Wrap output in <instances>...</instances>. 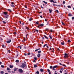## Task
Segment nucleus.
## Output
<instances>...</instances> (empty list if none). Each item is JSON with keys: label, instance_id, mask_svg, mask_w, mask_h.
<instances>
[{"label": "nucleus", "instance_id": "obj_47", "mask_svg": "<svg viewBox=\"0 0 74 74\" xmlns=\"http://www.w3.org/2000/svg\"><path fill=\"white\" fill-rule=\"evenodd\" d=\"M30 53H28V55H30Z\"/></svg>", "mask_w": 74, "mask_h": 74}, {"label": "nucleus", "instance_id": "obj_4", "mask_svg": "<svg viewBox=\"0 0 74 74\" xmlns=\"http://www.w3.org/2000/svg\"><path fill=\"white\" fill-rule=\"evenodd\" d=\"M19 71L20 73H22V72H23V70L21 69H19Z\"/></svg>", "mask_w": 74, "mask_h": 74}, {"label": "nucleus", "instance_id": "obj_46", "mask_svg": "<svg viewBox=\"0 0 74 74\" xmlns=\"http://www.w3.org/2000/svg\"><path fill=\"white\" fill-rule=\"evenodd\" d=\"M8 71V72H9V73L11 72V71Z\"/></svg>", "mask_w": 74, "mask_h": 74}, {"label": "nucleus", "instance_id": "obj_7", "mask_svg": "<svg viewBox=\"0 0 74 74\" xmlns=\"http://www.w3.org/2000/svg\"><path fill=\"white\" fill-rule=\"evenodd\" d=\"M3 14H5L4 16H5V15H7V12H3Z\"/></svg>", "mask_w": 74, "mask_h": 74}, {"label": "nucleus", "instance_id": "obj_36", "mask_svg": "<svg viewBox=\"0 0 74 74\" xmlns=\"http://www.w3.org/2000/svg\"><path fill=\"white\" fill-rule=\"evenodd\" d=\"M38 50H39V49H36V50H35V51L36 52V51H38Z\"/></svg>", "mask_w": 74, "mask_h": 74}, {"label": "nucleus", "instance_id": "obj_16", "mask_svg": "<svg viewBox=\"0 0 74 74\" xmlns=\"http://www.w3.org/2000/svg\"><path fill=\"white\" fill-rule=\"evenodd\" d=\"M50 2H52V3H54L55 1H53V0H51L50 1Z\"/></svg>", "mask_w": 74, "mask_h": 74}, {"label": "nucleus", "instance_id": "obj_44", "mask_svg": "<svg viewBox=\"0 0 74 74\" xmlns=\"http://www.w3.org/2000/svg\"><path fill=\"white\" fill-rule=\"evenodd\" d=\"M35 31H36V32H38V31L37 29H36L35 30Z\"/></svg>", "mask_w": 74, "mask_h": 74}, {"label": "nucleus", "instance_id": "obj_42", "mask_svg": "<svg viewBox=\"0 0 74 74\" xmlns=\"http://www.w3.org/2000/svg\"><path fill=\"white\" fill-rule=\"evenodd\" d=\"M56 11L58 12V13H59V11H58V10H56Z\"/></svg>", "mask_w": 74, "mask_h": 74}, {"label": "nucleus", "instance_id": "obj_38", "mask_svg": "<svg viewBox=\"0 0 74 74\" xmlns=\"http://www.w3.org/2000/svg\"><path fill=\"white\" fill-rule=\"evenodd\" d=\"M49 37L51 39V40L52 39V37L51 36H49Z\"/></svg>", "mask_w": 74, "mask_h": 74}, {"label": "nucleus", "instance_id": "obj_55", "mask_svg": "<svg viewBox=\"0 0 74 74\" xmlns=\"http://www.w3.org/2000/svg\"><path fill=\"white\" fill-rule=\"evenodd\" d=\"M2 64V62H0V64Z\"/></svg>", "mask_w": 74, "mask_h": 74}, {"label": "nucleus", "instance_id": "obj_14", "mask_svg": "<svg viewBox=\"0 0 74 74\" xmlns=\"http://www.w3.org/2000/svg\"><path fill=\"white\" fill-rule=\"evenodd\" d=\"M40 71H41V72L42 73V71H44V70H43V69H40Z\"/></svg>", "mask_w": 74, "mask_h": 74}, {"label": "nucleus", "instance_id": "obj_54", "mask_svg": "<svg viewBox=\"0 0 74 74\" xmlns=\"http://www.w3.org/2000/svg\"><path fill=\"white\" fill-rule=\"evenodd\" d=\"M24 55H25V56H26V55H27V54H26V53H25V54H24Z\"/></svg>", "mask_w": 74, "mask_h": 74}, {"label": "nucleus", "instance_id": "obj_61", "mask_svg": "<svg viewBox=\"0 0 74 74\" xmlns=\"http://www.w3.org/2000/svg\"><path fill=\"white\" fill-rule=\"evenodd\" d=\"M4 47V45H3L2 47Z\"/></svg>", "mask_w": 74, "mask_h": 74}, {"label": "nucleus", "instance_id": "obj_28", "mask_svg": "<svg viewBox=\"0 0 74 74\" xmlns=\"http://www.w3.org/2000/svg\"><path fill=\"white\" fill-rule=\"evenodd\" d=\"M68 8H71V6L70 5H69L68 6Z\"/></svg>", "mask_w": 74, "mask_h": 74}, {"label": "nucleus", "instance_id": "obj_57", "mask_svg": "<svg viewBox=\"0 0 74 74\" xmlns=\"http://www.w3.org/2000/svg\"><path fill=\"white\" fill-rule=\"evenodd\" d=\"M41 7L42 8H43L42 7V5L41 6Z\"/></svg>", "mask_w": 74, "mask_h": 74}, {"label": "nucleus", "instance_id": "obj_35", "mask_svg": "<svg viewBox=\"0 0 74 74\" xmlns=\"http://www.w3.org/2000/svg\"><path fill=\"white\" fill-rule=\"evenodd\" d=\"M2 22L3 23H6V22H5L4 21H3Z\"/></svg>", "mask_w": 74, "mask_h": 74}, {"label": "nucleus", "instance_id": "obj_6", "mask_svg": "<svg viewBox=\"0 0 74 74\" xmlns=\"http://www.w3.org/2000/svg\"><path fill=\"white\" fill-rule=\"evenodd\" d=\"M11 39H10V40L7 41L6 42L7 43H10V42H11Z\"/></svg>", "mask_w": 74, "mask_h": 74}, {"label": "nucleus", "instance_id": "obj_5", "mask_svg": "<svg viewBox=\"0 0 74 74\" xmlns=\"http://www.w3.org/2000/svg\"><path fill=\"white\" fill-rule=\"evenodd\" d=\"M57 67H58V66L57 65H56L53 66V70H55V68H56Z\"/></svg>", "mask_w": 74, "mask_h": 74}, {"label": "nucleus", "instance_id": "obj_20", "mask_svg": "<svg viewBox=\"0 0 74 74\" xmlns=\"http://www.w3.org/2000/svg\"><path fill=\"white\" fill-rule=\"evenodd\" d=\"M44 3H45V4H47V2H45V1H42Z\"/></svg>", "mask_w": 74, "mask_h": 74}, {"label": "nucleus", "instance_id": "obj_22", "mask_svg": "<svg viewBox=\"0 0 74 74\" xmlns=\"http://www.w3.org/2000/svg\"><path fill=\"white\" fill-rule=\"evenodd\" d=\"M49 12H50V13H51V12H52V10H50V9H49Z\"/></svg>", "mask_w": 74, "mask_h": 74}, {"label": "nucleus", "instance_id": "obj_59", "mask_svg": "<svg viewBox=\"0 0 74 74\" xmlns=\"http://www.w3.org/2000/svg\"><path fill=\"white\" fill-rule=\"evenodd\" d=\"M19 22H20V24H21V21H20Z\"/></svg>", "mask_w": 74, "mask_h": 74}, {"label": "nucleus", "instance_id": "obj_51", "mask_svg": "<svg viewBox=\"0 0 74 74\" xmlns=\"http://www.w3.org/2000/svg\"><path fill=\"white\" fill-rule=\"evenodd\" d=\"M40 17L41 18H42V16H40Z\"/></svg>", "mask_w": 74, "mask_h": 74}, {"label": "nucleus", "instance_id": "obj_29", "mask_svg": "<svg viewBox=\"0 0 74 74\" xmlns=\"http://www.w3.org/2000/svg\"><path fill=\"white\" fill-rule=\"evenodd\" d=\"M50 69H52V66H50Z\"/></svg>", "mask_w": 74, "mask_h": 74}, {"label": "nucleus", "instance_id": "obj_11", "mask_svg": "<svg viewBox=\"0 0 74 74\" xmlns=\"http://www.w3.org/2000/svg\"><path fill=\"white\" fill-rule=\"evenodd\" d=\"M69 16H72V15L71 14L69 13Z\"/></svg>", "mask_w": 74, "mask_h": 74}, {"label": "nucleus", "instance_id": "obj_18", "mask_svg": "<svg viewBox=\"0 0 74 74\" xmlns=\"http://www.w3.org/2000/svg\"><path fill=\"white\" fill-rule=\"evenodd\" d=\"M40 26H44V24H41L40 25Z\"/></svg>", "mask_w": 74, "mask_h": 74}, {"label": "nucleus", "instance_id": "obj_62", "mask_svg": "<svg viewBox=\"0 0 74 74\" xmlns=\"http://www.w3.org/2000/svg\"><path fill=\"white\" fill-rule=\"evenodd\" d=\"M22 25H24V23H22Z\"/></svg>", "mask_w": 74, "mask_h": 74}, {"label": "nucleus", "instance_id": "obj_31", "mask_svg": "<svg viewBox=\"0 0 74 74\" xmlns=\"http://www.w3.org/2000/svg\"><path fill=\"white\" fill-rule=\"evenodd\" d=\"M71 42V41L70 40H68V42Z\"/></svg>", "mask_w": 74, "mask_h": 74}, {"label": "nucleus", "instance_id": "obj_64", "mask_svg": "<svg viewBox=\"0 0 74 74\" xmlns=\"http://www.w3.org/2000/svg\"><path fill=\"white\" fill-rule=\"evenodd\" d=\"M49 74H51V72H49Z\"/></svg>", "mask_w": 74, "mask_h": 74}, {"label": "nucleus", "instance_id": "obj_9", "mask_svg": "<svg viewBox=\"0 0 74 74\" xmlns=\"http://www.w3.org/2000/svg\"><path fill=\"white\" fill-rule=\"evenodd\" d=\"M18 70V68H14V71H16Z\"/></svg>", "mask_w": 74, "mask_h": 74}, {"label": "nucleus", "instance_id": "obj_15", "mask_svg": "<svg viewBox=\"0 0 74 74\" xmlns=\"http://www.w3.org/2000/svg\"><path fill=\"white\" fill-rule=\"evenodd\" d=\"M36 74H39L40 72H39V71H37L36 72Z\"/></svg>", "mask_w": 74, "mask_h": 74}, {"label": "nucleus", "instance_id": "obj_39", "mask_svg": "<svg viewBox=\"0 0 74 74\" xmlns=\"http://www.w3.org/2000/svg\"><path fill=\"white\" fill-rule=\"evenodd\" d=\"M29 21H32V18H30L29 19Z\"/></svg>", "mask_w": 74, "mask_h": 74}, {"label": "nucleus", "instance_id": "obj_50", "mask_svg": "<svg viewBox=\"0 0 74 74\" xmlns=\"http://www.w3.org/2000/svg\"><path fill=\"white\" fill-rule=\"evenodd\" d=\"M60 72L61 73H62V71H60Z\"/></svg>", "mask_w": 74, "mask_h": 74}, {"label": "nucleus", "instance_id": "obj_63", "mask_svg": "<svg viewBox=\"0 0 74 74\" xmlns=\"http://www.w3.org/2000/svg\"><path fill=\"white\" fill-rule=\"evenodd\" d=\"M55 74H58V73H55Z\"/></svg>", "mask_w": 74, "mask_h": 74}, {"label": "nucleus", "instance_id": "obj_48", "mask_svg": "<svg viewBox=\"0 0 74 74\" xmlns=\"http://www.w3.org/2000/svg\"><path fill=\"white\" fill-rule=\"evenodd\" d=\"M8 52L9 53H10V50H8Z\"/></svg>", "mask_w": 74, "mask_h": 74}, {"label": "nucleus", "instance_id": "obj_60", "mask_svg": "<svg viewBox=\"0 0 74 74\" xmlns=\"http://www.w3.org/2000/svg\"><path fill=\"white\" fill-rule=\"evenodd\" d=\"M58 50H59V51H60V49H59V48H58Z\"/></svg>", "mask_w": 74, "mask_h": 74}, {"label": "nucleus", "instance_id": "obj_24", "mask_svg": "<svg viewBox=\"0 0 74 74\" xmlns=\"http://www.w3.org/2000/svg\"><path fill=\"white\" fill-rule=\"evenodd\" d=\"M16 63H18V62H19V60H17L16 61Z\"/></svg>", "mask_w": 74, "mask_h": 74}, {"label": "nucleus", "instance_id": "obj_10", "mask_svg": "<svg viewBox=\"0 0 74 74\" xmlns=\"http://www.w3.org/2000/svg\"><path fill=\"white\" fill-rule=\"evenodd\" d=\"M14 66H12L11 65H10V67L11 68V69H12V68H13Z\"/></svg>", "mask_w": 74, "mask_h": 74}, {"label": "nucleus", "instance_id": "obj_26", "mask_svg": "<svg viewBox=\"0 0 74 74\" xmlns=\"http://www.w3.org/2000/svg\"><path fill=\"white\" fill-rule=\"evenodd\" d=\"M47 71H48V72H49H49H51V71H50V70H49V69H47Z\"/></svg>", "mask_w": 74, "mask_h": 74}, {"label": "nucleus", "instance_id": "obj_23", "mask_svg": "<svg viewBox=\"0 0 74 74\" xmlns=\"http://www.w3.org/2000/svg\"><path fill=\"white\" fill-rule=\"evenodd\" d=\"M1 67L2 68H4V66L3 65H1Z\"/></svg>", "mask_w": 74, "mask_h": 74}, {"label": "nucleus", "instance_id": "obj_40", "mask_svg": "<svg viewBox=\"0 0 74 74\" xmlns=\"http://www.w3.org/2000/svg\"><path fill=\"white\" fill-rule=\"evenodd\" d=\"M36 23L37 25H38V23H39L38 22H36Z\"/></svg>", "mask_w": 74, "mask_h": 74}, {"label": "nucleus", "instance_id": "obj_8", "mask_svg": "<svg viewBox=\"0 0 74 74\" xmlns=\"http://www.w3.org/2000/svg\"><path fill=\"white\" fill-rule=\"evenodd\" d=\"M41 56V53H39V54L37 55V56L38 58H40Z\"/></svg>", "mask_w": 74, "mask_h": 74}, {"label": "nucleus", "instance_id": "obj_1", "mask_svg": "<svg viewBox=\"0 0 74 74\" xmlns=\"http://www.w3.org/2000/svg\"><path fill=\"white\" fill-rule=\"evenodd\" d=\"M26 64L23 63L22 64L21 66V67L22 68H24V67H26Z\"/></svg>", "mask_w": 74, "mask_h": 74}, {"label": "nucleus", "instance_id": "obj_17", "mask_svg": "<svg viewBox=\"0 0 74 74\" xmlns=\"http://www.w3.org/2000/svg\"><path fill=\"white\" fill-rule=\"evenodd\" d=\"M34 67H35V68L37 67V65H34Z\"/></svg>", "mask_w": 74, "mask_h": 74}, {"label": "nucleus", "instance_id": "obj_25", "mask_svg": "<svg viewBox=\"0 0 74 74\" xmlns=\"http://www.w3.org/2000/svg\"><path fill=\"white\" fill-rule=\"evenodd\" d=\"M1 74H3L4 73V72H3V71H1Z\"/></svg>", "mask_w": 74, "mask_h": 74}, {"label": "nucleus", "instance_id": "obj_19", "mask_svg": "<svg viewBox=\"0 0 74 74\" xmlns=\"http://www.w3.org/2000/svg\"><path fill=\"white\" fill-rule=\"evenodd\" d=\"M34 60H36L37 59V58L34 57Z\"/></svg>", "mask_w": 74, "mask_h": 74}, {"label": "nucleus", "instance_id": "obj_41", "mask_svg": "<svg viewBox=\"0 0 74 74\" xmlns=\"http://www.w3.org/2000/svg\"><path fill=\"white\" fill-rule=\"evenodd\" d=\"M63 3L64 4H65V1H63Z\"/></svg>", "mask_w": 74, "mask_h": 74}, {"label": "nucleus", "instance_id": "obj_37", "mask_svg": "<svg viewBox=\"0 0 74 74\" xmlns=\"http://www.w3.org/2000/svg\"><path fill=\"white\" fill-rule=\"evenodd\" d=\"M62 25H64V23H63V22H62Z\"/></svg>", "mask_w": 74, "mask_h": 74}, {"label": "nucleus", "instance_id": "obj_56", "mask_svg": "<svg viewBox=\"0 0 74 74\" xmlns=\"http://www.w3.org/2000/svg\"><path fill=\"white\" fill-rule=\"evenodd\" d=\"M45 21H47V19H46L45 20Z\"/></svg>", "mask_w": 74, "mask_h": 74}, {"label": "nucleus", "instance_id": "obj_13", "mask_svg": "<svg viewBox=\"0 0 74 74\" xmlns=\"http://www.w3.org/2000/svg\"><path fill=\"white\" fill-rule=\"evenodd\" d=\"M44 36L45 37V38H47V39H48V38L45 35H44Z\"/></svg>", "mask_w": 74, "mask_h": 74}, {"label": "nucleus", "instance_id": "obj_58", "mask_svg": "<svg viewBox=\"0 0 74 74\" xmlns=\"http://www.w3.org/2000/svg\"><path fill=\"white\" fill-rule=\"evenodd\" d=\"M50 32H53L52 30H50Z\"/></svg>", "mask_w": 74, "mask_h": 74}, {"label": "nucleus", "instance_id": "obj_34", "mask_svg": "<svg viewBox=\"0 0 74 74\" xmlns=\"http://www.w3.org/2000/svg\"><path fill=\"white\" fill-rule=\"evenodd\" d=\"M47 45V44H45L43 46V47H45L46 45Z\"/></svg>", "mask_w": 74, "mask_h": 74}, {"label": "nucleus", "instance_id": "obj_30", "mask_svg": "<svg viewBox=\"0 0 74 74\" xmlns=\"http://www.w3.org/2000/svg\"><path fill=\"white\" fill-rule=\"evenodd\" d=\"M26 29H27V30H29V28L28 27H26Z\"/></svg>", "mask_w": 74, "mask_h": 74}, {"label": "nucleus", "instance_id": "obj_21", "mask_svg": "<svg viewBox=\"0 0 74 74\" xmlns=\"http://www.w3.org/2000/svg\"><path fill=\"white\" fill-rule=\"evenodd\" d=\"M41 51H38V53H41Z\"/></svg>", "mask_w": 74, "mask_h": 74}, {"label": "nucleus", "instance_id": "obj_32", "mask_svg": "<svg viewBox=\"0 0 74 74\" xmlns=\"http://www.w3.org/2000/svg\"><path fill=\"white\" fill-rule=\"evenodd\" d=\"M8 10L9 11H10V12H11V10L10 9H8Z\"/></svg>", "mask_w": 74, "mask_h": 74}, {"label": "nucleus", "instance_id": "obj_27", "mask_svg": "<svg viewBox=\"0 0 74 74\" xmlns=\"http://www.w3.org/2000/svg\"><path fill=\"white\" fill-rule=\"evenodd\" d=\"M7 69L8 70H10V69L8 68H7Z\"/></svg>", "mask_w": 74, "mask_h": 74}, {"label": "nucleus", "instance_id": "obj_2", "mask_svg": "<svg viewBox=\"0 0 74 74\" xmlns=\"http://www.w3.org/2000/svg\"><path fill=\"white\" fill-rule=\"evenodd\" d=\"M68 56H69L68 54L66 53H65L64 58H68Z\"/></svg>", "mask_w": 74, "mask_h": 74}, {"label": "nucleus", "instance_id": "obj_43", "mask_svg": "<svg viewBox=\"0 0 74 74\" xmlns=\"http://www.w3.org/2000/svg\"><path fill=\"white\" fill-rule=\"evenodd\" d=\"M61 70H63V68H62L61 69Z\"/></svg>", "mask_w": 74, "mask_h": 74}, {"label": "nucleus", "instance_id": "obj_3", "mask_svg": "<svg viewBox=\"0 0 74 74\" xmlns=\"http://www.w3.org/2000/svg\"><path fill=\"white\" fill-rule=\"evenodd\" d=\"M12 5H11V6L12 7H15V4H14V2H12Z\"/></svg>", "mask_w": 74, "mask_h": 74}, {"label": "nucleus", "instance_id": "obj_52", "mask_svg": "<svg viewBox=\"0 0 74 74\" xmlns=\"http://www.w3.org/2000/svg\"><path fill=\"white\" fill-rule=\"evenodd\" d=\"M5 16L6 18H8V17L7 16Z\"/></svg>", "mask_w": 74, "mask_h": 74}, {"label": "nucleus", "instance_id": "obj_12", "mask_svg": "<svg viewBox=\"0 0 74 74\" xmlns=\"http://www.w3.org/2000/svg\"><path fill=\"white\" fill-rule=\"evenodd\" d=\"M61 44H62V45H63L64 44V42H61Z\"/></svg>", "mask_w": 74, "mask_h": 74}, {"label": "nucleus", "instance_id": "obj_49", "mask_svg": "<svg viewBox=\"0 0 74 74\" xmlns=\"http://www.w3.org/2000/svg\"><path fill=\"white\" fill-rule=\"evenodd\" d=\"M74 19V17L72 18V19L73 20Z\"/></svg>", "mask_w": 74, "mask_h": 74}, {"label": "nucleus", "instance_id": "obj_53", "mask_svg": "<svg viewBox=\"0 0 74 74\" xmlns=\"http://www.w3.org/2000/svg\"><path fill=\"white\" fill-rule=\"evenodd\" d=\"M63 66H64V67H66V66L65 65H62Z\"/></svg>", "mask_w": 74, "mask_h": 74}, {"label": "nucleus", "instance_id": "obj_45", "mask_svg": "<svg viewBox=\"0 0 74 74\" xmlns=\"http://www.w3.org/2000/svg\"><path fill=\"white\" fill-rule=\"evenodd\" d=\"M53 6H55V5H56V6H57V5H55L54 4H53Z\"/></svg>", "mask_w": 74, "mask_h": 74}, {"label": "nucleus", "instance_id": "obj_33", "mask_svg": "<svg viewBox=\"0 0 74 74\" xmlns=\"http://www.w3.org/2000/svg\"><path fill=\"white\" fill-rule=\"evenodd\" d=\"M2 40H3V39L1 38H0V41H2Z\"/></svg>", "mask_w": 74, "mask_h": 74}]
</instances>
